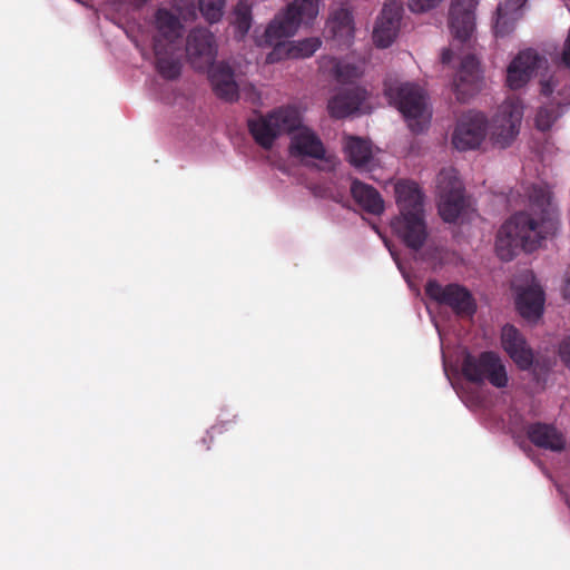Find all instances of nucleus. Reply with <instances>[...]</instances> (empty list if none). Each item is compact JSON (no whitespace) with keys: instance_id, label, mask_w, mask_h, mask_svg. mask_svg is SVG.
I'll return each mask as SVG.
<instances>
[{"instance_id":"obj_23","label":"nucleus","mask_w":570,"mask_h":570,"mask_svg":"<svg viewBox=\"0 0 570 570\" xmlns=\"http://www.w3.org/2000/svg\"><path fill=\"white\" fill-rule=\"evenodd\" d=\"M326 28L333 39L341 45L348 46L354 37V26L351 12L346 8L333 10L328 17Z\"/></svg>"},{"instance_id":"obj_11","label":"nucleus","mask_w":570,"mask_h":570,"mask_svg":"<svg viewBox=\"0 0 570 570\" xmlns=\"http://www.w3.org/2000/svg\"><path fill=\"white\" fill-rule=\"evenodd\" d=\"M513 286L518 292L515 304L520 315L530 322L537 321L542 315L546 298L532 272H523Z\"/></svg>"},{"instance_id":"obj_13","label":"nucleus","mask_w":570,"mask_h":570,"mask_svg":"<svg viewBox=\"0 0 570 570\" xmlns=\"http://www.w3.org/2000/svg\"><path fill=\"white\" fill-rule=\"evenodd\" d=\"M425 293L438 303L450 306L460 316H472L475 312L472 295L466 288L458 284L442 286L436 281H429Z\"/></svg>"},{"instance_id":"obj_37","label":"nucleus","mask_w":570,"mask_h":570,"mask_svg":"<svg viewBox=\"0 0 570 570\" xmlns=\"http://www.w3.org/2000/svg\"><path fill=\"white\" fill-rule=\"evenodd\" d=\"M567 503L569 504L570 507V497L567 498Z\"/></svg>"},{"instance_id":"obj_18","label":"nucleus","mask_w":570,"mask_h":570,"mask_svg":"<svg viewBox=\"0 0 570 570\" xmlns=\"http://www.w3.org/2000/svg\"><path fill=\"white\" fill-rule=\"evenodd\" d=\"M473 8V0H452L449 23L454 40L470 41L475 28Z\"/></svg>"},{"instance_id":"obj_16","label":"nucleus","mask_w":570,"mask_h":570,"mask_svg":"<svg viewBox=\"0 0 570 570\" xmlns=\"http://www.w3.org/2000/svg\"><path fill=\"white\" fill-rule=\"evenodd\" d=\"M402 0H387L373 30V41L380 48H387L395 40L402 18Z\"/></svg>"},{"instance_id":"obj_27","label":"nucleus","mask_w":570,"mask_h":570,"mask_svg":"<svg viewBox=\"0 0 570 570\" xmlns=\"http://www.w3.org/2000/svg\"><path fill=\"white\" fill-rule=\"evenodd\" d=\"M233 23L238 37L244 38L252 27V6L247 1L242 0L235 7Z\"/></svg>"},{"instance_id":"obj_14","label":"nucleus","mask_w":570,"mask_h":570,"mask_svg":"<svg viewBox=\"0 0 570 570\" xmlns=\"http://www.w3.org/2000/svg\"><path fill=\"white\" fill-rule=\"evenodd\" d=\"M217 47L214 35L206 28L193 29L186 40V56L191 67L205 71L215 62Z\"/></svg>"},{"instance_id":"obj_9","label":"nucleus","mask_w":570,"mask_h":570,"mask_svg":"<svg viewBox=\"0 0 570 570\" xmlns=\"http://www.w3.org/2000/svg\"><path fill=\"white\" fill-rule=\"evenodd\" d=\"M464 377L474 383L488 381L498 389L508 385V374L501 358L493 352H483L479 356L468 354L462 363Z\"/></svg>"},{"instance_id":"obj_29","label":"nucleus","mask_w":570,"mask_h":570,"mask_svg":"<svg viewBox=\"0 0 570 570\" xmlns=\"http://www.w3.org/2000/svg\"><path fill=\"white\" fill-rule=\"evenodd\" d=\"M225 3L226 0H198V8L206 21L214 23L222 19Z\"/></svg>"},{"instance_id":"obj_19","label":"nucleus","mask_w":570,"mask_h":570,"mask_svg":"<svg viewBox=\"0 0 570 570\" xmlns=\"http://www.w3.org/2000/svg\"><path fill=\"white\" fill-rule=\"evenodd\" d=\"M501 344L520 368L527 370L532 365V350L527 344L523 335L513 325L508 324L502 327Z\"/></svg>"},{"instance_id":"obj_3","label":"nucleus","mask_w":570,"mask_h":570,"mask_svg":"<svg viewBox=\"0 0 570 570\" xmlns=\"http://www.w3.org/2000/svg\"><path fill=\"white\" fill-rule=\"evenodd\" d=\"M196 18L194 7L184 9L176 6L174 10L160 8L155 14L156 35L154 37V51L156 68L166 79L173 80L181 72V37L184 33V21Z\"/></svg>"},{"instance_id":"obj_4","label":"nucleus","mask_w":570,"mask_h":570,"mask_svg":"<svg viewBox=\"0 0 570 570\" xmlns=\"http://www.w3.org/2000/svg\"><path fill=\"white\" fill-rule=\"evenodd\" d=\"M394 194L400 215L391 227L406 246L419 249L428 236L421 188L415 181L402 179L395 183Z\"/></svg>"},{"instance_id":"obj_8","label":"nucleus","mask_w":570,"mask_h":570,"mask_svg":"<svg viewBox=\"0 0 570 570\" xmlns=\"http://www.w3.org/2000/svg\"><path fill=\"white\" fill-rule=\"evenodd\" d=\"M439 214L444 222L454 223L466 207L464 188L454 168H444L438 175Z\"/></svg>"},{"instance_id":"obj_20","label":"nucleus","mask_w":570,"mask_h":570,"mask_svg":"<svg viewBox=\"0 0 570 570\" xmlns=\"http://www.w3.org/2000/svg\"><path fill=\"white\" fill-rule=\"evenodd\" d=\"M343 149L348 163L360 171H370L376 166L374 148L370 140L345 136Z\"/></svg>"},{"instance_id":"obj_10","label":"nucleus","mask_w":570,"mask_h":570,"mask_svg":"<svg viewBox=\"0 0 570 570\" xmlns=\"http://www.w3.org/2000/svg\"><path fill=\"white\" fill-rule=\"evenodd\" d=\"M523 117V106L517 98H509L502 102L489 127L490 140L493 145L505 148L519 134Z\"/></svg>"},{"instance_id":"obj_17","label":"nucleus","mask_w":570,"mask_h":570,"mask_svg":"<svg viewBox=\"0 0 570 570\" xmlns=\"http://www.w3.org/2000/svg\"><path fill=\"white\" fill-rule=\"evenodd\" d=\"M328 112L334 118H345L356 112H368L367 92L361 87L342 90L328 100Z\"/></svg>"},{"instance_id":"obj_6","label":"nucleus","mask_w":570,"mask_h":570,"mask_svg":"<svg viewBox=\"0 0 570 570\" xmlns=\"http://www.w3.org/2000/svg\"><path fill=\"white\" fill-rule=\"evenodd\" d=\"M538 75H540L541 92L551 95L559 83L558 75L548 76V60L534 49L521 50L507 68V86L513 90L521 89Z\"/></svg>"},{"instance_id":"obj_36","label":"nucleus","mask_w":570,"mask_h":570,"mask_svg":"<svg viewBox=\"0 0 570 570\" xmlns=\"http://www.w3.org/2000/svg\"><path fill=\"white\" fill-rule=\"evenodd\" d=\"M452 59V50L451 49H444L442 52V62L449 63Z\"/></svg>"},{"instance_id":"obj_33","label":"nucleus","mask_w":570,"mask_h":570,"mask_svg":"<svg viewBox=\"0 0 570 570\" xmlns=\"http://www.w3.org/2000/svg\"><path fill=\"white\" fill-rule=\"evenodd\" d=\"M556 120L554 112L547 108H541L535 117V125L540 130H548Z\"/></svg>"},{"instance_id":"obj_34","label":"nucleus","mask_w":570,"mask_h":570,"mask_svg":"<svg viewBox=\"0 0 570 570\" xmlns=\"http://www.w3.org/2000/svg\"><path fill=\"white\" fill-rule=\"evenodd\" d=\"M559 354L566 365L570 368V337L564 338L559 346Z\"/></svg>"},{"instance_id":"obj_35","label":"nucleus","mask_w":570,"mask_h":570,"mask_svg":"<svg viewBox=\"0 0 570 570\" xmlns=\"http://www.w3.org/2000/svg\"><path fill=\"white\" fill-rule=\"evenodd\" d=\"M561 293L563 298L570 302V271L564 275Z\"/></svg>"},{"instance_id":"obj_12","label":"nucleus","mask_w":570,"mask_h":570,"mask_svg":"<svg viewBox=\"0 0 570 570\" xmlns=\"http://www.w3.org/2000/svg\"><path fill=\"white\" fill-rule=\"evenodd\" d=\"M208 73L213 89L218 97L227 101H234L238 98L239 92L250 100L257 102L259 100V94L256 88L248 85H239L235 81L232 69L220 62L213 63L209 69L205 70Z\"/></svg>"},{"instance_id":"obj_15","label":"nucleus","mask_w":570,"mask_h":570,"mask_svg":"<svg viewBox=\"0 0 570 570\" xmlns=\"http://www.w3.org/2000/svg\"><path fill=\"white\" fill-rule=\"evenodd\" d=\"M487 136V120L483 114L470 111L458 121L452 144L458 150H470L481 146Z\"/></svg>"},{"instance_id":"obj_24","label":"nucleus","mask_w":570,"mask_h":570,"mask_svg":"<svg viewBox=\"0 0 570 570\" xmlns=\"http://www.w3.org/2000/svg\"><path fill=\"white\" fill-rule=\"evenodd\" d=\"M529 440L537 446L551 451H561L564 448L563 435L552 425L535 423L527 428Z\"/></svg>"},{"instance_id":"obj_2","label":"nucleus","mask_w":570,"mask_h":570,"mask_svg":"<svg viewBox=\"0 0 570 570\" xmlns=\"http://www.w3.org/2000/svg\"><path fill=\"white\" fill-rule=\"evenodd\" d=\"M557 225L550 191L534 187L530 194L529 212L514 214L500 227L495 240L498 256L508 262L521 250H534L542 239L556 232Z\"/></svg>"},{"instance_id":"obj_31","label":"nucleus","mask_w":570,"mask_h":570,"mask_svg":"<svg viewBox=\"0 0 570 570\" xmlns=\"http://www.w3.org/2000/svg\"><path fill=\"white\" fill-rule=\"evenodd\" d=\"M527 0H505L503 3L498 6L500 12H504L505 14L520 19L522 13L521 10L525 4Z\"/></svg>"},{"instance_id":"obj_7","label":"nucleus","mask_w":570,"mask_h":570,"mask_svg":"<svg viewBox=\"0 0 570 570\" xmlns=\"http://www.w3.org/2000/svg\"><path fill=\"white\" fill-rule=\"evenodd\" d=\"M321 0H293L266 26L262 42L275 41L281 37H293L301 26L309 27L316 20Z\"/></svg>"},{"instance_id":"obj_1","label":"nucleus","mask_w":570,"mask_h":570,"mask_svg":"<svg viewBox=\"0 0 570 570\" xmlns=\"http://www.w3.org/2000/svg\"><path fill=\"white\" fill-rule=\"evenodd\" d=\"M248 128L255 141L264 149H271L276 138L291 132V156L318 159L322 161L320 169L325 171L335 170L340 163L336 156L326 151L321 138L312 129L302 126V114L295 106H282L265 116L252 118Z\"/></svg>"},{"instance_id":"obj_22","label":"nucleus","mask_w":570,"mask_h":570,"mask_svg":"<svg viewBox=\"0 0 570 570\" xmlns=\"http://www.w3.org/2000/svg\"><path fill=\"white\" fill-rule=\"evenodd\" d=\"M351 195L355 203L368 214L381 215L384 212V200L374 187L353 179Z\"/></svg>"},{"instance_id":"obj_32","label":"nucleus","mask_w":570,"mask_h":570,"mask_svg":"<svg viewBox=\"0 0 570 570\" xmlns=\"http://www.w3.org/2000/svg\"><path fill=\"white\" fill-rule=\"evenodd\" d=\"M443 0H409L407 7L414 13H423L438 7Z\"/></svg>"},{"instance_id":"obj_25","label":"nucleus","mask_w":570,"mask_h":570,"mask_svg":"<svg viewBox=\"0 0 570 570\" xmlns=\"http://www.w3.org/2000/svg\"><path fill=\"white\" fill-rule=\"evenodd\" d=\"M265 35H266V28L264 29V31L261 35L256 30L254 38H255V43L258 47L273 46L272 51L265 58L266 63L273 65V63H277L283 60H286V59H292L288 40H287L289 37H281L275 41L262 42L261 40L265 37Z\"/></svg>"},{"instance_id":"obj_26","label":"nucleus","mask_w":570,"mask_h":570,"mask_svg":"<svg viewBox=\"0 0 570 570\" xmlns=\"http://www.w3.org/2000/svg\"><path fill=\"white\" fill-rule=\"evenodd\" d=\"M364 71V61L352 63L348 61H334L333 73L341 83H352L360 78Z\"/></svg>"},{"instance_id":"obj_5","label":"nucleus","mask_w":570,"mask_h":570,"mask_svg":"<svg viewBox=\"0 0 570 570\" xmlns=\"http://www.w3.org/2000/svg\"><path fill=\"white\" fill-rule=\"evenodd\" d=\"M384 94L402 112L413 132H421L428 127L432 112L421 87L397 79H387L384 83Z\"/></svg>"},{"instance_id":"obj_21","label":"nucleus","mask_w":570,"mask_h":570,"mask_svg":"<svg viewBox=\"0 0 570 570\" xmlns=\"http://www.w3.org/2000/svg\"><path fill=\"white\" fill-rule=\"evenodd\" d=\"M454 88L459 100L465 101L480 89L479 62L474 56H465L460 66Z\"/></svg>"},{"instance_id":"obj_28","label":"nucleus","mask_w":570,"mask_h":570,"mask_svg":"<svg viewBox=\"0 0 570 570\" xmlns=\"http://www.w3.org/2000/svg\"><path fill=\"white\" fill-rule=\"evenodd\" d=\"M320 38H306L298 41H289L288 46L292 55V59H304L314 55V52L321 47Z\"/></svg>"},{"instance_id":"obj_30","label":"nucleus","mask_w":570,"mask_h":570,"mask_svg":"<svg viewBox=\"0 0 570 570\" xmlns=\"http://www.w3.org/2000/svg\"><path fill=\"white\" fill-rule=\"evenodd\" d=\"M519 19L510 17L504 12H500L497 10V18L494 22V35L497 37H505L510 35L515 27V23Z\"/></svg>"}]
</instances>
